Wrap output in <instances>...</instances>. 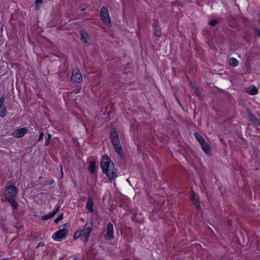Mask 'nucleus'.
Masks as SVG:
<instances>
[{
	"label": "nucleus",
	"mask_w": 260,
	"mask_h": 260,
	"mask_svg": "<svg viewBox=\"0 0 260 260\" xmlns=\"http://www.w3.org/2000/svg\"><path fill=\"white\" fill-rule=\"evenodd\" d=\"M154 35L157 37H160L161 35V32L160 28L157 25L154 26Z\"/></svg>",
	"instance_id": "19"
},
{
	"label": "nucleus",
	"mask_w": 260,
	"mask_h": 260,
	"mask_svg": "<svg viewBox=\"0 0 260 260\" xmlns=\"http://www.w3.org/2000/svg\"><path fill=\"white\" fill-rule=\"evenodd\" d=\"M106 233L104 235V239L106 240H112L114 238V226L112 223L109 222L106 229Z\"/></svg>",
	"instance_id": "5"
},
{
	"label": "nucleus",
	"mask_w": 260,
	"mask_h": 260,
	"mask_svg": "<svg viewBox=\"0 0 260 260\" xmlns=\"http://www.w3.org/2000/svg\"><path fill=\"white\" fill-rule=\"evenodd\" d=\"M217 23V21L216 20H210L209 22V24L211 25H215Z\"/></svg>",
	"instance_id": "25"
},
{
	"label": "nucleus",
	"mask_w": 260,
	"mask_h": 260,
	"mask_svg": "<svg viewBox=\"0 0 260 260\" xmlns=\"http://www.w3.org/2000/svg\"><path fill=\"white\" fill-rule=\"evenodd\" d=\"M195 92H196V93L197 94V95L198 96H199V90H198V89H196V90H195Z\"/></svg>",
	"instance_id": "34"
},
{
	"label": "nucleus",
	"mask_w": 260,
	"mask_h": 260,
	"mask_svg": "<svg viewBox=\"0 0 260 260\" xmlns=\"http://www.w3.org/2000/svg\"><path fill=\"white\" fill-rule=\"evenodd\" d=\"M43 0H36V4L39 5L42 3Z\"/></svg>",
	"instance_id": "30"
},
{
	"label": "nucleus",
	"mask_w": 260,
	"mask_h": 260,
	"mask_svg": "<svg viewBox=\"0 0 260 260\" xmlns=\"http://www.w3.org/2000/svg\"><path fill=\"white\" fill-rule=\"evenodd\" d=\"M194 136L200 144L205 141L203 137L199 133L195 132L194 133Z\"/></svg>",
	"instance_id": "18"
},
{
	"label": "nucleus",
	"mask_w": 260,
	"mask_h": 260,
	"mask_svg": "<svg viewBox=\"0 0 260 260\" xmlns=\"http://www.w3.org/2000/svg\"><path fill=\"white\" fill-rule=\"evenodd\" d=\"M54 183V181L53 180H51L49 182V185H52Z\"/></svg>",
	"instance_id": "33"
},
{
	"label": "nucleus",
	"mask_w": 260,
	"mask_h": 260,
	"mask_svg": "<svg viewBox=\"0 0 260 260\" xmlns=\"http://www.w3.org/2000/svg\"><path fill=\"white\" fill-rule=\"evenodd\" d=\"M250 119L251 121H253L254 123L256 122V121H257V120L258 119L253 115L250 116Z\"/></svg>",
	"instance_id": "27"
},
{
	"label": "nucleus",
	"mask_w": 260,
	"mask_h": 260,
	"mask_svg": "<svg viewBox=\"0 0 260 260\" xmlns=\"http://www.w3.org/2000/svg\"><path fill=\"white\" fill-rule=\"evenodd\" d=\"M44 245H44V243H43V242H39V243H38V244L37 245V246L36 248H39V247H43V246H44Z\"/></svg>",
	"instance_id": "28"
},
{
	"label": "nucleus",
	"mask_w": 260,
	"mask_h": 260,
	"mask_svg": "<svg viewBox=\"0 0 260 260\" xmlns=\"http://www.w3.org/2000/svg\"><path fill=\"white\" fill-rule=\"evenodd\" d=\"M73 238L74 239H77L79 238H80L81 239V234L80 233L79 230H77L75 232Z\"/></svg>",
	"instance_id": "21"
},
{
	"label": "nucleus",
	"mask_w": 260,
	"mask_h": 260,
	"mask_svg": "<svg viewBox=\"0 0 260 260\" xmlns=\"http://www.w3.org/2000/svg\"><path fill=\"white\" fill-rule=\"evenodd\" d=\"M60 168H61V177H63V171H62L61 165H60Z\"/></svg>",
	"instance_id": "35"
},
{
	"label": "nucleus",
	"mask_w": 260,
	"mask_h": 260,
	"mask_svg": "<svg viewBox=\"0 0 260 260\" xmlns=\"http://www.w3.org/2000/svg\"><path fill=\"white\" fill-rule=\"evenodd\" d=\"M72 80L77 83H80L82 80V76L79 69L73 70Z\"/></svg>",
	"instance_id": "8"
},
{
	"label": "nucleus",
	"mask_w": 260,
	"mask_h": 260,
	"mask_svg": "<svg viewBox=\"0 0 260 260\" xmlns=\"http://www.w3.org/2000/svg\"><path fill=\"white\" fill-rule=\"evenodd\" d=\"M100 18L106 24H110L111 22L109 13L107 8L103 7L100 11Z\"/></svg>",
	"instance_id": "6"
},
{
	"label": "nucleus",
	"mask_w": 260,
	"mask_h": 260,
	"mask_svg": "<svg viewBox=\"0 0 260 260\" xmlns=\"http://www.w3.org/2000/svg\"><path fill=\"white\" fill-rule=\"evenodd\" d=\"M110 137L112 144L114 147L115 151L119 155H121L122 154V149L120 145L117 132L113 125L111 127Z\"/></svg>",
	"instance_id": "2"
},
{
	"label": "nucleus",
	"mask_w": 260,
	"mask_h": 260,
	"mask_svg": "<svg viewBox=\"0 0 260 260\" xmlns=\"http://www.w3.org/2000/svg\"><path fill=\"white\" fill-rule=\"evenodd\" d=\"M63 214H61L60 215H59L58 216V217L56 218L55 220H54V222L56 223H57L58 222L61 220H62L63 219Z\"/></svg>",
	"instance_id": "24"
},
{
	"label": "nucleus",
	"mask_w": 260,
	"mask_h": 260,
	"mask_svg": "<svg viewBox=\"0 0 260 260\" xmlns=\"http://www.w3.org/2000/svg\"><path fill=\"white\" fill-rule=\"evenodd\" d=\"M43 136H44V134L43 132H41L40 134V136H39V138L38 139V141H40V140H41L43 138Z\"/></svg>",
	"instance_id": "29"
},
{
	"label": "nucleus",
	"mask_w": 260,
	"mask_h": 260,
	"mask_svg": "<svg viewBox=\"0 0 260 260\" xmlns=\"http://www.w3.org/2000/svg\"><path fill=\"white\" fill-rule=\"evenodd\" d=\"M254 124L256 125V126H260V120L257 119V121H256V122L254 123Z\"/></svg>",
	"instance_id": "31"
},
{
	"label": "nucleus",
	"mask_w": 260,
	"mask_h": 260,
	"mask_svg": "<svg viewBox=\"0 0 260 260\" xmlns=\"http://www.w3.org/2000/svg\"><path fill=\"white\" fill-rule=\"evenodd\" d=\"M27 132L26 128H20L15 131L13 133V136L16 138H21L24 136Z\"/></svg>",
	"instance_id": "10"
},
{
	"label": "nucleus",
	"mask_w": 260,
	"mask_h": 260,
	"mask_svg": "<svg viewBox=\"0 0 260 260\" xmlns=\"http://www.w3.org/2000/svg\"><path fill=\"white\" fill-rule=\"evenodd\" d=\"M230 64L233 67H237L238 65V60L234 57H231L229 59Z\"/></svg>",
	"instance_id": "16"
},
{
	"label": "nucleus",
	"mask_w": 260,
	"mask_h": 260,
	"mask_svg": "<svg viewBox=\"0 0 260 260\" xmlns=\"http://www.w3.org/2000/svg\"><path fill=\"white\" fill-rule=\"evenodd\" d=\"M93 222L92 220H88L86 222L82 230H79L81 235V240L86 243L92 231Z\"/></svg>",
	"instance_id": "3"
},
{
	"label": "nucleus",
	"mask_w": 260,
	"mask_h": 260,
	"mask_svg": "<svg viewBox=\"0 0 260 260\" xmlns=\"http://www.w3.org/2000/svg\"><path fill=\"white\" fill-rule=\"evenodd\" d=\"M88 170L92 174H94L95 170V162L94 161H91L88 167Z\"/></svg>",
	"instance_id": "17"
},
{
	"label": "nucleus",
	"mask_w": 260,
	"mask_h": 260,
	"mask_svg": "<svg viewBox=\"0 0 260 260\" xmlns=\"http://www.w3.org/2000/svg\"><path fill=\"white\" fill-rule=\"evenodd\" d=\"M201 145L203 150L207 154L209 155L211 154V147L207 142L204 141V142L201 144Z\"/></svg>",
	"instance_id": "12"
},
{
	"label": "nucleus",
	"mask_w": 260,
	"mask_h": 260,
	"mask_svg": "<svg viewBox=\"0 0 260 260\" xmlns=\"http://www.w3.org/2000/svg\"><path fill=\"white\" fill-rule=\"evenodd\" d=\"M50 138H51V135L49 134H48V138H47V139H46V141H45V145H49V142H50Z\"/></svg>",
	"instance_id": "26"
},
{
	"label": "nucleus",
	"mask_w": 260,
	"mask_h": 260,
	"mask_svg": "<svg viewBox=\"0 0 260 260\" xmlns=\"http://www.w3.org/2000/svg\"><path fill=\"white\" fill-rule=\"evenodd\" d=\"M59 208H60V206H57V207L56 208V209H55V210H53L52 211L50 212L49 213L51 217H53V216H54L58 212V211L59 210Z\"/></svg>",
	"instance_id": "22"
},
{
	"label": "nucleus",
	"mask_w": 260,
	"mask_h": 260,
	"mask_svg": "<svg viewBox=\"0 0 260 260\" xmlns=\"http://www.w3.org/2000/svg\"><path fill=\"white\" fill-rule=\"evenodd\" d=\"M86 207L89 212L92 213L93 212V203L91 198H88Z\"/></svg>",
	"instance_id": "14"
},
{
	"label": "nucleus",
	"mask_w": 260,
	"mask_h": 260,
	"mask_svg": "<svg viewBox=\"0 0 260 260\" xmlns=\"http://www.w3.org/2000/svg\"><path fill=\"white\" fill-rule=\"evenodd\" d=\"M6 200L10 203L13 209L16 210L18 208V203L16 201V197H8Z\"/></svg>",
	"instance_id": "11"
},
{
	"label": "nucleus",
	"mask_w": 260,
	"mask_h": 260,
	"mask_svg": "<svg viewBox=\"0 0 260 260\" xmlns=\"http://www.w3.org/2000/svg\"><path fill=\"white\" fill-rule=\"evenodd\" d=\"M81 40L85 43H88V39L89 38L88 34L85 31H81Z\"/></svg>",
	"instance_id": "15"
},
{
	"label": "nucleus",
	"mask_w": 260,
	"mask_h": 260,
	"mask_svg": "<svg viewBox=\"0 0 260 260\" xmlns=\"http://www.w3.org/2000/svg\"><path fill=\"white\" fill-rule=\"evenodd\" d=\"M101 167L110 181L115 180L117 177V169L114 164L111 161L107 155H104L101 161Z\"/></svg>",
	"instance_id": "1"
},
{
	"label": "nucleus",
	"mask_w": 260,
	"mask_h": 260,
	"mask_svg": "<svg viewBox=\"0 0 260 260\" xmlns=\"http://www.w3.org/2000/svg\"><path fill=\"white\" fill-rule=\"evenodd\" d=\"M256 34H257V35L259 37H260V30H259V29H256Z\"/></svg>",
	"instance_id": "32"
},
{
	"label": "nucleus",
	"mask_w": 260,
	"mask_h": 260,
	"mask_svg": "<svg viewBox=\"0 0 260 260\" xmlns=\"http://www.w3.org/2000/svg\"><path fill=\"white\" fill-rule=\"evenodd\" d=\"M191 200L193 204L195 205L197 209H199L200 207V203L199 201V197L197 195H196L193 192L191 194Z\"/></svg>",
	"instance_id": "13"
},
{
	"label": "nucleus",
	"mask_w": 260,
	"mask_h": 260,
	"mask_svg": "<svg viewBox=\"0 0 260 260\" xmlns=\"http://www.w3.org/2000/svg\"><path fill=\"white\" fill-rule=\"evenodd\" d=\"M5 101V97L2 96L0 97V117H4L7 114V111L4 105Z\"/></svg>",
	"instance_id": "9"
},
{
	"label": "nucleus",
	"mask_w": 260,
	"mask_h": 260,
	"mask_svg": "<svg viewBox=\"0 0 260 260\" xmlns=\"http://www.w3.org/2000/svg\"><path fill=\"white\" fill-rule=\"evenodd\" d=\"M73 260H79L78 258H74Z\"/></svg>",
	"instance_id": "36"
},
{
	"label": "nucleus",
	"mask_w": 260,
	"mask_h": 260,
	"mask_svg": "<svg viewBox=\"0 0 260 260\" xmlns=\"http://www.w3.org/2000/svg\"><path fill=\"white\" fill-rule=\"evenodd\" d=\"M66 226V224H62L59 227V230L52 235V237L54 240L61 241L65 238L68 232Z\"/></svg>",
	"instance_id": "4"
},
{
	"label": "nucleus",
	"mask_w": 260,
	"mask_h": 260,
	"mask_svg": "<svg viewBox=\"0 0 260 260\" xmlns=\"http://www.w3.org/2000/svg\"><path fill=\"white\" fill-rule=\"evenodd\" d=\"M248 93L251 95H255L258 93V89L255 86H253L250 89V91H248Z\"/></svg>",
	"instance_id": "20"
},
{
	"label": "nucleus",
	"mask_w": 260,
	"mask_h": 260,
	"mask_svg": "<svg viewBox=\"0 0 260 260\" xmlns=\"http://www.w3.org/2000/svg\"><path fill=\"white\" fill-rule=\"evenodd\" d=\"M51 217H52L51 216V215L48 213L47 214L44 215L42 216V217H41V220L44 221V220L49 219H50Z\"/></svg>",
	"instance_id": "23"
},
{
	"label": "nucleus",
	"mask_w": 260,
	"mask_h": 260,
	"mask_svg": "<svg viewBox=\"0 0 260 260\" xmlns=\"http://www.w3.org/2000/svg\"><path fill=\"white\" fill-rule=\"evenodd\" d=\"M6 190L4 192L6 199H7L8 197H16V194L17 193V189L15 186L10 185L8 186H6Z\"/></svg>",
	"instance_id": "7"
}]
</instances>
